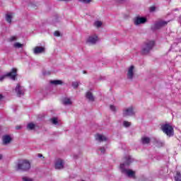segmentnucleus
<instances>
[{
    "label": "nucleus",
    "instance_id": "f257e3e1",
    "mask_svg": "<svg viewBox=\"0 0 181 181\" xmlns=\"http://www.w3.org/2000/svg\"><path fill=\"white\" fill-rule=\"evenodd\" d=\"M132 162H134V160L132 159L131 156H127L124 158V163L120 164V170L122 173L127 175L129 177H135V171L126 168H128Z\"/></svg>",
    "mask_w": 181,
    "mask_h": 181
},
{
    "label": "nucleus",
    "instance_id": "f03ea898",
    "mask_svg": "<svg viewBox=\"0 0 181 181\" xmlns=\"http://www.w3.org/2000/svg\"><path fill=\"white\" fill-rule=\"evenodd\" d=\"M161 131L168 136V138H172V136H175V128L170 123H165L161 124L160 127Z\"/></svg>",
    "mask_w": 181,
    "mask_h": 181
},
{
    "label": "nucleus",
    "instance_id": "7ed1b4c3",
    "mask_svg": "<svg viewBox=\"0 0 181 181\" xmlns=\"http://www.w3.org/2000/svg\"><path fill=\"white\" fill-rule=\"evenodd\" d=\"M30 169V163L27 160H22L17 163V170L26 172Z\"/></svg>",
    "mask_w": 181,
    "mask_h": 181
},
{
    "label": "nucleus",
    "instance_id": "20e7f679",
    "mask_svg": "<svg viewBox=\"0 0 181 181\" xmlns=\"http://www.w3.org/2000/svg\"><path fill=\"white\" fill-rule=\"evenodd\" d=\"M153 46H155V41H148L146 42L141 49V54H148L149 52L153 49Z\"/></svg>",
    "mask_w": 181,
    "mask_h": 181
},
{
    "label": "nucleus",
    "instance_id": "39448f33",
    "mask_svg": "<svg viewBox=\"0 0 181 181\" xmlns=\"http://www.w3.org/2000/svg\"><path fill=\"white\" fill-rule=\"evenodd\" d=\"M17 71H18V69H16L15 68L13 69L11 72L8 73L7 74H6L3 76H1L0 81H2L4 78H6V77H10V78H11V80H16V76H18L16 74Z\"/></svg>",
    "mask_w": 181,
    "mask_h": 181
},
{
    "label": "nucleus",
    "instance_id": "423d86ee",
    "mask_svg": "<svg viewBox=\"0 0 181 181\" xmlns=\"http://www.w3.org/2000/svg\"><path fill=\"white\" fill-rule=\"evenodd\" d=\"M123 117H132L135 115V111H134V106L125 107L122 112Z\"/></svg>",
    "mask_w": 181,
    "mask_h": 181
},
{
    "label": "nucleus",
    "instance_id": "0eeeda50",
    "mask_svg": "<svg viewBox=\"0 0 181 181\" xmlns=\"http://www.w3.org/2000/svg\"><path fill=\"white\" fill-rule=\"evenodd\" d=\"M148 22V18L146 17H136L134 18V23L136 26H139V25H144Z\"/></svg>",
    "mask_w": 181,
    "mask_h": 181
},
{
    "label": "nucleus",
    "instance_id": "6e6552de",
    "mask_svg": "<svg viewBox=\"0 0 181 181\" xmlns=\"http://www.w3.org/2000/svg\"><path fill=\"white\" fill-rule=\"evenodd\" d=\"M134 76H135V66L134 65H131L127 70V78L129 80H132V78H134Z\"/></svg>",
    "mask_w": 181,
    "mask_h": 181
},
{
    "label": "nucleus",
    "instance_id": "1a4fd4ad",
    "mask_svg": "<svg viewBox=\"0 0 181 181\" xmlns=\"http://www.w3.org/2000/svg\"><path fill=\"white\" fill-rule=\"evenodd\" d=\"M97 40H98V37L95 35L89 36L86 42L87 43H89V45H95L97 43Z\"/></svg>",
    "mask_w": 181,
    "mask_h": 181
},
{
    "label": "nucleus",
    "instance_id": "9d476101",
    "mask_svg": "<svg viewBox=\"0 0 181 181\" xmlns=\"http://www.w3.org/2000/svg\"><path fill=\"white\" fill-rule=\"evenodd\" d=\"M64 168V161L62 159H58L55 162V169L60 170Z\"/></svg>",
    "mask_w": 181,
    "mask_h": 181
},
{
    "label": "nucleus",
    "instance_id": "9b49d317",
    "mask_svg": "<svg viewBox=\"0 0 181 181\" xmlns=\"http://www.w3.org/2000/svg\"><path fill=\"white\" fill-rule=\"evenodd\" d=\"M45 52H46L45 47H35L33 49L34 54H40L41 53H45Z\"/></svg>",
    "mask_w": 181,
    "mask_h": 181
},
{
    "label": "nucleus",
    "instance_id": "f8f14e48",
    "mask_svg": "<svg viewBox=\"0 0 181 181\" xmlns=\"http://www.w3.org/2000/svg\"><path fill=\"white\" fill-rule=\"evenodd\" d=\"M16 93L19 95V97H21V95H23V94H25V88L21 86L20 84H17L16 87Z\"/></svg>",
    "mask_w": 181,
    "mask_h": 181
},
{
    "label": "nucleus",
    "instance_id": "ddd939ff",
    "mask_svg": "<svg viewBox=\"0 0 181 181\" xmlns=\"http://www.w3.org/2000/svg\"><path fill=\"white\" fill-rule=\"evenodd\" d=\"M95 139H96V141H98V142H104V141L108 140L107 136H105V135H103V134H96Z\"/></svg>",
    "mask_w": 181,
    "mask_h": 181
},
{
    "label": "nucleus",
    "instance_id": "4468645a",
    "mask_svg": "<svg viewBox=\"0 0 181 181\" xmlns=\"http://www.w3.org/2000/svg\"><path fill=\"white\" fill-rule=\"evenodd\" d=\"M141 142L142 145H149V144H151V138L146 136H142L141 139Z\"/></svg>",
    "mask_w": 181,
    "mask_h": 181
},
{
    "label": "nucleus",
    "instance_id": "2eb2a0df",
    "mask_svg": "<svg viewBox=\"0 0 181 181\" xmlns=\"http://www.w3.org/2000/svg\"><path fill=\"white\" fill-rule=\"evenodd\" d=\"M11 141H12V138L8 135H6V136H3V144L4 145H8V144H11Z\"/></svg>",
    "mask_w": 181,
    "mask_h": 181
},
{
    "label": "nucleus",
    "instance_id": "dca6fc26",
    "mask_svg": "<svg viewBox=\"0 0 181 181\" xmlns=\"http://www.w3.org/2000/svg\"><path fill=\"white\" fill-rule=\"evenodd\" d=\"M62 104H64V105H73V101H71V98H64L62 100Z\"/></svg>",
    "mask_w": 181,
    "mask_h": 181
},
{
    "label": "nucleus",
    "instance_id": "f3484780",
    "mask_svg": "<svg viewBox=\"0 0 181 181\" xmlns=\"http://www.w3.org/2000/svg\"><path fill=\"white\" fill-rule=\"evenodd\" d=\"M86 97L89 101H94V95H93V93H91V91L86 92Z\"/></svg>",
    "mask_w": 181,
    "mask_h": 181
},
{
    "label": "nucleus",
    "instance_id": "a211bd4d",
    "mask_svg": "<svg viewBox=\"0 0 181 181\" xmlns=\"http://www.w3.org/2000/svg\"><path fill=\"white\" fill-rule=\"evenodd\" d=\"M35 128H36V124H33V122L27 124V129H28V131H32L35 129Z\"/></svg>",
    "mask_w": 181,
    "mask_h": 181
},
{
    "label": "nucleus",
    "instance_id": "6ab92c4d",
    "mask_svg": "<svg viewBox=\"0 0 181 181\" xmlns=\"http://www.w3.org/2000/svg\"><path fill=\"white\" fill-rule=\"evenodd\" d=\"M51 84H54V86H62L63 84V81L60 80H54V81H50Z\"/></svg>",
    "mask_w": 181,
    "mask_h": 181
},
{
    "label": "nucleus",
    "instance_id": "aec40b11",
    "mask_svg": "<svg viewBox=\"0 0 181 181\" xmlns=\"http://www.w3.org/2000/svg\"><path fill=\"white\" fill-rule=\"evenodd\" d=\"M175 181H181V173L177 171L174 176Z\"/></svg>",
    "mask_w": 181,
    "mask_h": 181
},
{
    "label": "nucleus",
    "instance_id": "412c9836",
    "mask_svg": "<svg viewBox=\"0 0 181 181\" xmlns=\"http://www.w3.org/2000/svg\"><path fill=\"white\" fill-rule=\"evenodd\" d=\"M93 26H95V28H97L98 29L101 28L103 26V21H95L93 23Z\"/></svg>",
    "mask_w": 181,
    "mask_h": 181
},
{
    "label": "nucleus",
    "instance_id": "4be33fe9",
    "mask_svg": "<svg viewBox=\"0 0 181 181\" xmlns=\"http://www.w3.org/2000/svg\"><path fill=\"white\" fill-rule=\"evenodd\" d=\"M12 14H6V21L8 22V23H12Z\"/></svg>",
    "mask_w": 181,
    "mask_h": 181
},
{
    "label": "nucleus",
    "instance_id": "5701e85b",
    "mask_svg": "<svg viewBox=\"0 0 181 181\" xmlns=\"http://www.w3.org/2000/svg\"><path fill=\"white\" fill-rule=\"evenodd\" d=\"M151 29H152L153 31L158 30V29H159V22L155 23L151 26Z\"/></svg>",
    "mask_w": 181,
    "mask_h": 181
},
{
    "label": "nucleus",
    "instance_id": "b1692460",
    "mask_svg": "<svg viewBox=\"0 0 181 181\" xmlns=\"http://www.w3.org/2000/svg\"><path fill=\"white\" fill-rule=\"evenodd\" d=\"M15 49H21L23 47V45L21 44L20 42H16L13 45Z\"/></svg>",
    "mask_w": 181,
    "mask_h": 181
},
{
    "label": "nucleus",
    "instance_id": "393cba45",
    "mask_svg": "<svg viewBox=\"0 0 181 181\" xmlns=\"http://www.w3.org/2000/svg\"><path fill=\"white\" fill-rule=\"evenodd\" d=\"M168 21L160 20L159 28H163V26H166V25H168Z\"/></svg>",
    "mask_w": 181,
    "mask_h": 181
},
{
    "label": "nucleus",
    "instance_id": "a878e982",
    "mask_svg": "<svg viewBox=\"0 0 181 181\" xmlns=\"http://www.w3.org/2000/svg\"><path fill=\"white\" fill-rule=\"evenodd\" d=\"M52 124L54 125H57L59 124V120L57 119V117H53L50 119Z\"/></svg>",
    "mask_w": 181,
    "mask_h": 181
},
{
    "label": "nucleus",
    "instance_id": "bb28decb",
    "mask_svg": "<svg viewBox=\"0 0 181 181\" xmlns=\"http://www.w3.org/2000/svg\"><path fill=\"white\" fill-rule=\"evenodd\" d=\"M16 40H18V36H16V35L11 36L9 38V42H16Z\"/></svg>",
    "mask_w": 181,
    "mask_h": 181
},
{
    "label": "nucleus",
    "instance_id": "cd10ccee",
    "mask_svg": "<svg viewBox=\"0 0 181 181\" xmlns=\"http://www.w3.org/2000/svg\"><path fill=\"white\" fill-rule=\"evenodd\" d=\"M78 86H80V82H77V81L72 82V87H74V88H77Z\"/></svg>",
    "mask_w": 181,
    "mask_h": 181
},
{
    "label": "nucleus",
    "instance_id": "c85d7f7f",
    "mask_svg": "<svg viewBox=\"0 0 181 181\" xmlns=\"http://www.w3.org/2000/svg\"><path fill=\"white\" fill-rule=\"evenodd\" d=\"M23 181H33V179L29 177H23Z\"/></svg>",
    "mask_w": 181,
    "mask_h": 181
},
{
    "label": "nucleus",
    "instance_id": "c756f323",
    "mask_svg": "<svg viewBox=\"0 0 181 181\" xmlns=\"http://www.w3.org/2000/svg\"><path fill=\"white\" fill-rule=\"evenodd\" d=\"M123 125L124 127H131V122L124 121L123 122Z\"/></svg>",
    "mask_w": 181,
    "mask_h": 181
},
{
    "label": "nucleus",
    "instance_id": "7c9ffc66",
    "mask_svg": "<svg viewBox=\"0 0 181 181\" xmlns=\"http://www.w3.org/2000/svg\"><path fill=\"white\" fill-rule=\"evenodd\" d=\"M110 108L111 111H113L114 112H115V111H117V107L115 106H114L113 105H110Z\"/></svg>",
    "mask_w": 181,
    "mask_h": 181
},
{
    "label": "nucleus",
    "instance_id": "2f4dec72",
    "mask_svg": "<svg viewBox=\"0 0 181 181\" xmlns=\"http://www.w3.org/2000/svg\"><path fill=\"white\" fill-rule=\"evenodd\" d=\"M79 2H82V4H90L91 2V0H78Z\"/></svg>",
    "mask_w": 181,
    "mask_h": 181
},
{
    "label": "nucleus",
    "instance_id": "473e14b6",
    "mask_svg": "<svg viewBox=\"0 0 181 181\" xmlns=\"http://www.w3.org/2000/svg\"><path fill=\"white\" fill-rule=\"evenodd\" d=\"M149 11L150 12H155V11H156V7H155V6H153L149 8Z\"/></svg>",
    "mask_w": 181,
    "mask_h": 181
},
{
    "label": "nucleus",
    "instance_id": "72a5a7b5",
    "mask_svg": "<svg viewBox=\"0 0 181 181\" xmlns=\"http://www.w3.org/2000/svg\"><path fill=\"white\" fill-rule=\"evenodd\" d=\"M101 153H105V147H101L100 148Z\"/></svg>",
    "mask_w": 181,
    "mask_h": 181
},
{
    "label": "nucleus",
    "instance_id": "f704fd0d",
    "mask_svg": "<svg viewBox=\"0 0 181 181\" xmlns=\"http://www.w3.org/2000/svg\"><path fill=\"white\" fill-rule=\"evenodd\" d=\"M54 35L56 36V37L60 36V32H59V31H55V32L54 33Z\"/></svg>",
    "mask_w": 181,
    "mask_h": 181
},
{
    "label": "nucleus",
    "instance_id": "c9c22d12",
    "mask_svg": "<svg viewBox=\"0 0 181 181\" xmlns=\"http://www.w3.org/2000/svg\"><path fill=\"white\" fill-rule=\"evenodd\" d=\"M160 146H165V142H160Z\"/></svg>",
    "mask_w": 181,
    "mask_h": 181
},
{
    "label": "nucleus",
    "instance_id": "e433bc0d",
    "mask_svg": "<svg viewBox=\"0 0 181 181\" xmlns=\"http://www.w3.org/2000/svg\"><path fill=\"white\" fill-rule=\"evenodd\" d=\"M58 1H61L63 2H70V1H71V0H58Z\"/></svg>",
    "mask_w": 181,
    "mask_h": 181
},
{
    "label": "nucleus",
    "instance_id": "4c0bfd02",
    "mask_svg": "<svg viewBox=\"0 0 181 181\" xmlns=\"http://www.w3.org/2000/svg\"><path fill=\"white\" fill-rule=\"evenodd\" d=\"M117 1V2H124V1H125V0H116Z\"/></svg>",
    "mask_w": 181,
    "mask_h": 181
},
{
    "label": "nucleus",
    "instance_id": "58836bf2",
    "mask_svg": "<svg viewBox=\"0 0 181 181\" xmlns=\"http://www.w3.org/2000/svg\"><path fill=\"white\" fill-rule=\"evenodd\" d=\"M3 158H4V156H2V154H0V160H2Z\"/></svg>",
    "mask_w": 181,
    "mask_h": 181
},
{
    "label": "nucleus",
    "instance_id": "ea45409f",
    "mask_svg": "<svg viewBox=\"0 0 181 181\" xmlns=\"http://www.w3.org/2000/svg\"><path fill=\"white\" fill-rule=\"evenodd\" d=\"M39 158H42L43 156L42 154H38Z\"/></svg>",
    "mask_w": 181,
    "mask_h": 181
},
{
    "label": "nucleus",
    "instance_id": "a19ab883",
    "mask_svg": "<svg viewBox=\"0 0 181 181\" xmlns=\"http://www.w3.org/2000/svg\"><path fill=\"white\" fill-rule=\"evenodd\" d=\"M16 129H21V127H16Z\"/></svg>",
    "mask_w": 181,
    "mask_h": 181
},
{
    "label": "nucleus",
    "instance_id": "79ce46f5",
    "mask_svg": "<svg viewBox=\"0 0 181 181\" xmlns=\"http://www.w3.org/2000/svg\"><path fill=\"white\" fill-rule=\"evenodd\" d=\"M0 100H2V95H0Z\"/></svg>",
    "mask_w": 181,
    "mask_h": 181
},
{
    "label": "nucleus",
    "instance_id": "37998d69",
    "mask_svg": "<svg viewBox=\"0 0 181 181\" xmlns=\"http://www.w3.org/2000/svg\"><path fill=\"white\" fill-rule=\"evenodd\" d=\"M180 18H181V16H180Z\"/></svg>",
    "mask_w": 181,
    "mask_h": 181
}]
</instances>
